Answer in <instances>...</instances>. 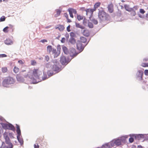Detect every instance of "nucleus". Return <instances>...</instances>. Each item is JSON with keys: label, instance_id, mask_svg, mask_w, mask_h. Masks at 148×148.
Returning a JSON list of instances; mask_svg holds the SVG:
<instances>
[{"label": "nucleus", "instance_id": "1", "mask_svg": "<svg viewBox=\"0 0 148 148\" xmlns=\"http://www.w3.org/2000/svg\"><path fill=\"white\" fill-rule=\"evenodd\" d=\"M101 10H99L98 14V17L99 19V22L102 23V22L104 21H109L110 19V16L109 15L106 13L101 8Z\"/></svg>", "mask_w": 148, "mask_h": 148}, {"label": "nucleus", "instance_id": "2", "mask_svg": "<svg viewBox=\"0 0 148 148\" xmlns=\"http://www.w3.org/2000/svg\"><path fill=\"white\" fill-rule=\"evenodd\" d=\"M15 81L13 78L9 76L5 77L2 82V85L5 87H9L10 85L14 83Z\"/></svg>", "mask_w": 148, "mask_h": 148}, {"label": "nucleus", "instance_id": "3", "mask_svg": "<svg viewBox=\"0 0 148 148\" xmlns=\"http://www.w3.org/2000/svg\"><path fill=\"white\" fill-rule=\"evenodd\" d=\"M6 122H7V123L3 122L0 123L2 128L5 130H8L14 132L15 131V129L13 125L7 121Z\"/></svg>", "mask_w": 148, "mask_h": 148}, {"label": "nucleus", "instance_id": "4", "mask_svg": "<svg viewBox=\"0 0 148 148\" xmlns=\"http://www.w3.org/2000/svg\"><path fill=\"white\" fill-rule=\"evenodd\" d=\"M128 137V136L126 135L121 136L120 138H115V145L116 146H119L121 145L122 142L125 143L126 139Z\"/></svg>", "mask_w": 148, "mask_h": 148}, {"label": "nucleus", "instance_id": "5", "mask_svg": "<svg viewBox=\"0 0 148 148\" xmlns=\"http://www.w3.org/2000/svg\"><path fill=\"white\" fill-rule=\"evenodd\" d=\"M50 63L49 62L47 63L46 65V67L47 68H49V65H50ZM58 65H59L53 64L51 65V66H50L51 67V69L53 71L57 73L61 71L62 69L61 67H60Z\"/></svg>", "mask_w": 148, "mask_h": 148}, {"label": "nucleus", "instance_id": "6", "mask_svg": "<svg viewBox=\"0 0 148 148\" xmlns=\"http://www.w3.org/2000/svg\"><path fill=\"white\" fill-rule=\"evenodd\" d=\"M33 75V73L31 74V73H29L27 74L24 75V77L25 78L30 79L32 81L31 84H36L40 81L37 82L36 79L34 77Z\"/></svg>", "mask_w": 148, "mask_h": 148}, {"label": "nucleus", "instance_id": "7", "mask_svg": "<svg viewBox=\"0 0 148 148\" xmlns=\"http://www.w3.org/2000/svg\"><path fill=\"white\" fill-rule=\"evenodd\" d=\"M4 138L5 141L3 148H13V145L12 143L11 142V140L9 137H7Z\"/></svg>", "mask_w": 148, "mask_h": 148}, {"label": "nucleus", "instance_id": "8", "mask_svg": "<svg viewBox=\"0 0 148 148\" xmlns=\"http://www.w3.org/2000/svg\"><path fill=\"white\" fill-rule=\"evenodd\" d=\"M86 45H84L81 43L80 40H77L76 42L77 49L79 51V53L82 52L84 50Z\"/></svg>", "mask_w": 148, "mask_h": 148}, {"label": "nucleus", "instance_id": "9", "mask_svg": "<svg viewBox=\"0 0 148 148\" xmlns=\"http://www.w3.org/2000/svg\"><path fill=\"white\" fill-rule=\"evenodd\" d=\"M69 52L70 56L72 58L77 56L79 53L76 51V49L73 47L70 48L69 49Z\"/></svg>", "mask_w": 148, "mask_h": 148}, {"label": "nucleus", "instance_id": "10", "mask_svg": "<svg viewBox=\"0 0 148 148\" xmlns=\"http://www.w3.org/2000/svg\"><path fill=\"white\" fill-rule=\"evenodd\" d=\"M42 72L37 69H34L33 71V74L36 79H40V76L42 74Z\"/></svg>", "mask_w": 148, "mask_h": 148}, {"label": "nucleus", "instance_id": "11", "mask_svg": "<svg viewBox=\"0 0 148 148\" xmlns=\"http://www.w3.org/2000/svg\"><path fill=\"white\" fill-rule=\"evenodd\" d=\"M143 72L141 70H138L136 74V78H138L139 81H141L143 80Z\"/></svg>", "mask_w": 148, "mask_h": 148}, {"label": "nucleus", "instance_id": "12", "mask_svg": "<svg viewBox=\"0 0 148 148\" xmlns=\"http://www.w3.org/2000/svg\"><path fill=\"white\" fill-rule=\"evenodd\" d=\"M60 62L63 65H65V66L67 64L66 61V57L65 56L62 55L60 57Z\"/></svg>", "mask_w": 148, "mask_h": 148}, {"label": "nucleus", "instance_id": "13", "mask_svg": "<svg viewBox=\"0 0 148 148\" xmlns=\"http://www.w3.org/2000/svg\"><path fill=\"white\" fill-rule=\"evenodd\" d=\"M134 138L135 140H139L142 138L143 137V135L142 134H133Z\"/></svg>", "mask_w": 148, "mask_h": 148}, {"label": "nucleus", "instance_id": "14", "mask_svg": "<svg viewBox=\"0 0 148 148\" xmlns=\"http://www.w3.org/2000/svg\"><path fill=\"white\" fill-rule=\"evenodd\" d=\"M16 80L18 82H23L24 81V78L20 74H17L16 75Z\"/></svg>", "mask_w": 148, "mask_h": 148}, {"label": "nucleus", "instance_id": "15", "mask_svg": "<svg viewBox=\"0 0 148 148\" xmlns=\"http://www.w3.org/2000/svg\"><path fill=\"white\" fill-rule=\"evenodd\" d=\"M108 10L110 13H112L113 12V5L112 3H111L110 4L108 5L107 7Z\"/></svg>", "mask_w": 148, "mask_h": 148}, {"label": "nucleus", "instance_id": "16", "mask_svg": "<svg viewBox=\"0 0 148 148\" xmlns=\"http://www.w3.org/2000/svg\"><path fill=\"white\" fill-rule=\"evenodd\" d=\"M62 50L64 54L66 55L69 54V49L66 46L64 45H62Z\"/></svg>", "mask_w": 148, "mask_h": 148}, {"label": "nucleus", "instance_id": "17", "mask_svg": "<svg viewBox=\"0 0 148 148\" xmlns=\"http://www.w3.org/2000/svg\"><path fill=\"white\" fill-rule=\"evenodd\" d=\"M98 148H111L109 143H106L102 145L101 147H98Z\"/></svg>", "mask_w": 148, "mask_h": 148}, {"label": "nucleus", "instance_id": "18", "mask_svg": "<svg viewBox=\"0 0 148 148\" xmlns=\"http://www.w3.org/2000/svg\"><path fill=\"white\" fill-rule=\"evenodd\" d=\"M20 136H21V135H17L16 137L17 139L18 142L20 143L21 145L22 146L23 145L24 141L23 139L20 138Z\"/></svg>", "mask_w": 148, "mask_h": 148}, {"label": "nucleus", "instance_id": "19", "mask_svg": "<svg viewBox=\"0 0 148 148\" xmlns=\"http://www.w3.org/2000/svg\"><path fill=\"white\" fill-rule=\"evenodd\" d=\"M67 11L69 12H70L73 14L74 13V14H76L77 13V11L76 10L72 8H69L67 10Z\"/></svg>", "mask_w": 148, "mask_h": 148}, {"label": "nucleus", "instance_id": "20", "mask_svg": "<svg viewBox=\"0 0 148 148\" xmlns=\"http://www.w3.org/2000/svg\"><path fill=\"white\" fill-rule=\"evenodd\" d=\"M138 15L140 18L143 19H145L146 20L148 21V13L146 14L145 16L142 15L138 13Z\"/></svg>", "mask_w": 148, "mask_h": 148}, {"label": "nucleus", "instance_id": "21", "mask_svg": "<svg viewBox=\"0 0 148 148\" xmlns=\"http://www.w3.org/2000/svg\"><path fill=\"white\" fill-rule=\"evenodd\" d=\"M124 6L125 9L127 11L129 12L133 10V8H130V6L128 5L125 4H124Z\"/></svg>", "mask_w": 148, "mask_h": 148}, {"label": "nucleus", "instance_id": "22", "mask_svg": "<svg viewBox=\"0 0 148 148\" xmlns=\"http://www.w3.org/2000/svg\"><path fill=\"white\" fill-rule=\"evenodd\" d=\"M16 132L17 135H21V132L20 126L16 124Z\"/></svg>", "mask_w": 148, "mask_h": 148}, {"label": "nucleus", "instance_id": "23", "mask_svg": "<svg viewBox=\"0 0 148 148\" xmlns=\"http://www.w3.org/2000/svg\"><path fill=\"white\" fill-rule=\"evenodd\" d=\"M133 134H130L129 135L130 138L129 139V143H132L134 141V139ZM129 136V135H128Z\"/></svg>", "mask_w": 148, "mask_h": 148}, {"label": "nucleus", "instance_id": "24", "mask_svg": "<svg viewBox=\"0 0 148 148\" xmlns=\"http://www.w3.org/2000/svg\"><path fill=\"white\" fill-rule=\"evenodd\" d=\"M5 43L8 45H11L13 44V41L11 39L8 38L7 39L4 41Z\"/></svg>", "mask_w": 148, "mask_h": 148}, {"label": "nucleus", "instance_id": "25", "mask_svg": "<svg viewBox=\"0 0 148 148\" xmlns=\"http://www.w3.org/2000/svg\"><path fill=\"white\" fill-rule=\"evenodd\" d=\"M56 29H58L60 31H62L64 29V27L63 25L60 24L58 25V26L56 27Z\"/></svg>", "mask_w": 148, "mask_h": 148}, {"label": "nucleus", "instance_id": "26", "mask_svg": "<svg viewBox=\"0 0 148 148\" xmlns=\"http://www.w3.org/2000/svg\"><path fill=\"white\" fill-rule=\"evenodd\" d=\"M69 42L72 45H74L76 43V40L74 38H70L69 40Z\"/></svg>", "mask_w": 148, "mask_h": 148}, {"label": "nucleus", "instance_id": "27", "mask_svg": "<svg viewBox=\"0 0 148 148\" xmlns=\"http://www.w3.org/2000/svg\"><path fill=\"white\" fill-rule=\"evenodd\" d=\"M75 26L77 28H80L82 29H84L85 28L84 26L80 25L79 23L75 22Z\"/></svg>", "mask_w": 148, "mask_h": 148}, {"label": "nucleus", "instance_id": "28", "mask_svg": "<svg viewBox=\"0 0 148 148\" xmlns=\"http://www.w3.org/2000/svg\"><path fill=\"white\" fill-rule=\"evenodd\" d=\"M80 39L81 40L80 41L82 43V42L83 43H85L87 42V38L84 36L80 37Z\"/></svg>", "mask_w": 148, "mask_h": 148}, {"label": "nucleus", "instance_id": "29", "mask_svg": "<svg viewBox=\"0 0 148 148\" xmlns=\"http://www.w3.org/2000/svg\"><path fill=\"white\" fill-rule=\"evenodd\" d=\"M47 74L49 77H51L54 74L53 72L50 70L48 71L47 72Z\"/></svg>", "mask_w": 148, "mask_h": 148}, {"label": "nucleus", "instance_id": "30", "mask_svg": "<svg viewBox=\"0 0 148 148\" xmlns=\"http://www.w3.org/2000/svg\"><path fill=\"white\" fill-rule=\"evenodd\" d=\"M101 4V3L99 2H96L94 5V8L96 10L97 8L100 6Z\"/></svg>", "mask_w": 148, "mask_h": 148}, {"label": "nucleus", "instance_id": "31", "mask_svg": "<svg viewBox=\"0 0 148 148\" xmlns=\"http://www.w3.org/2000/svg\"><path fill=\"white\" fill-rule=\"evenodd\" d=\"M115 139H114L110 142V144L111 148L112 147H113L115 145Z\"/></svg>", "mask_w": 148, "mask_h": 148}, {"label": "nucleus", "instance_id": "32", "mask_svg": "<svg viewBox=\"0 0 148 148\" xmlns=\"http://www.w3.org/2000/svg\"><path fill=\"white\" fill-rule=\"evenodd\" d=\"M47 50L48 51H49V53H50L52 51L53 48L51 45H49L47 47Z\"/></svg>", "mask_w": 148, "mask_h": 148}, {"label": "nucleus", "instance_id": "33", "mask_svg": "<svg viewBox=\"0 0 148 148\" xmlns=\"http://www.w3.org/2000/svg\"><path fill=\"white\" fill-rule=\"evenodd\" d=\"M51 62L53 63V64L59 65V62L58 61L57 59L52 60Z\"/></svg>", "mask_w": 148, "mask_h": 148}, {"label": "nucleus", "instance_id": "34", "mask_svg": "<svg viewBox=\"0 0 148 148\" xmlns=\"http://www.w3.org/2000/svg\"><path fill=\"white\" fill-rule=\"evenodd\" d=\"M88 26L90 28H92L93 27V24L91 22L89 21V20H88Z\"/></svg>", "mask_w": 148, "mask_h": 148}, {"label": "nucleus", "instance_id": "35", "mask_svg": "<svg viewBox=\"0 0 148 148\" xmlns=\"http://www.w3.org/2000/svg\"><path fill=\"white\" fill-rule=\"evenodd\" d=\"M43 76L42 77V80H45L48 78L46 73V72L43 71Z\"/></svg>", "mask_w": 148, "mask_h": 148}, {"label": "nucleus", "instance_id": "36", "mask_svg": "<svg viewBox=\"0 0 148 148\" xmlns=\"http://www.w3.org/2000/svg\"><path fill=\"white\" fill-rule=\"evenodd\" d=\"M130 12H131L130 15L132 16H134L136 14V11L134 10V9H133L132 10H131Z\"/></svg>", "mask_w": 148, "mask_h": 148}, {"label": "nucleus", "instance_id": "37", "mask_svg": "<svg viewBox=\"0 0 148 148\" xmlns=\"http://www.w3.org/2000/svg\"><path fill=\"white\" fill-rule=\"evenodd\" d=\"M90 20L92 21L95 25H97L98 23V21L94 18H93Z\"/></svg>", "mask_w": 148, "mask_h": 148}, {"label": "nucleus", "instance_id": "38", "mask_svg": "<svg viewBox=\"0 0 148 148\" xmlns=\"http://www.w3.org/2000/svg\"><path fill=\"white\" fill-rule=\"evenodd\" d=\"M72 58H73L72 57L71 59H70L69 56H67L66 58V64H68L69 62H70Z\"/></svg>", "mask_w": 148, "mask_h": 148}, {"label": "nucleus", "instance_id": "39", "mask_svg": "<svg viewBox=\"0 0 148 148\" xmlns=\"http://www.w3.org/2000/svg\"><path fill=\"white\" fill-rule=\"evenodd\" d=\"M77 18L78 21H80L81 20L83 19V16H81L80 15L77 14Z\"/></svg>", "mask_w": 148, "mask_h": 148}, {"label": "nucleus", "instance_id": "40", "mask_svg": "<svg viewBox=\"0 0 148 148\" xmlns=\"http://www.w3.org/2000/svg\"><path fill=\"white\" fill-rule=\"evenodd\" d=\"M116 15L118 17H120L121 16V11L118 9L117 12L116 13Z\"/></svg>", "mask_w": 148, "mask_h": 148}, {"label": "nucleus", "instance_id": "41", "mask_svg": "<svg viewBox=\"0 0 148 148\" xmlns=\"http://www.w3.org/2000/svg\"><path fill=\"white\" fill-rule=\"evenodd\" d=\"M70 35L71 37L70 38H74L76 37L75 34L73 32H70Z\"/></svg>", "mask_w": 148, "mask_h": 148}, {"label": "nucleus", "instance_id": "42", "mask_svg": "<svg viewBox=\"0 0 148 148\" xmlns=\"http://www.w3.org/2000/svg\"><path fill=\"white\" fill-rule=\"evenodd\" d=\"M56 14L58 16L60 15L62 12V10L59 9H57L56 10Z\"/></svg>", "mask_w": 148, "mask_h": 148}, {"label": "nucleus", "instance_id": "43", "mask_svg": "<svg viewBox=\"0 0 148 148\" xmlns=\"http://www.w3.org/2000/svg\"><path fill=\"white\" fill-rule=\"evenodd\" d=\"M90 33L89 31L87 30L86 32L84 34V36L86 37H88L90 36Z\"/></svg>", "mask_w": 148, "mask_h": 148}, {"label": "nucleus", "instance_id": "44", "mask_svg": "<svg viewBox=\"0 0 148 148\" xmlns=\"http://www.w3.org/2000/svg\"><path fill=\"white\" fill-rule=\"evenodd\" d=\"M19 70V69L16 66H14V69H13V71L15 73H17Z\"/></svg>", "mask_w": 148, "mask_h": 148}, {"label": "nucleus", "instance_id": "45", "mask_svg": "<svg viewBox=\"0 0 148 148\" xmlns=\"http://www.w3.org/2000/svg\"><path fill=\"white\" fill-rule=\"evenodd\" d=\"M1 70L3 73H5L8 70L7 68L6 67H2L1 68Z\"/></svg>", "mask_w": 148, "mask_h": 148}, {"label": "nucleus", "instance_id": "46", "mask_svg": "<svg viewBox=\"0 0 148 148\" xmlns=\"http://www.w3.org/2000/svg\"><path fill=\"white\" fill-rule=\"evenodd\" d=\"M143 135V137L142 138H144V140H148V136H147V134H142Z\"/></svg>", "mask_w": 148, "mask_h": 148}, {"label": "nucleus", "instance_id": "47", "mask_svg": "<svg viewBox=\"0 0 148 148\" xmlns=\"http://www.w3.org/2000/svg\"><path fill=\"white\" fill-rule=\"evenodd\" d=\"M145 11L144 10V9L142 8H140L139 10V12H138L137 13H138L139 14L140 13L141 14H143L145 13Z\"/></svg>", "mask_w": 148, "mask_h": 148}, {"label": "nucleus", "instance_id": "48", "mask_svg": "<svg viewBox=\"0 0 148 148\" xmlns=\"http://www.w3.org/2000/svg\"><path fill=\"white\" fill-rule=\"evenodd\" d=\"M8 26H6L4 27L3 29V32L5 33H8Z\"/></svg>", "mask_w": 148, "mask_h": 148}, {"label": "nucleus", "instance_id": "49", "mask_svg": "<svg viewBox=\"0 0 148 148\" xmlns=\"http://www.w3.org/2000/svg\"><path fill=\"white\" fill-rule=\"evenodd\" d=\"M6 17L4 16H2L0 18V22L5 21V20Z\"/></svg>", "mask_w": 148, "mask_h": 148}, {"label": "nucleus", "instance_id": "50", "mask_svg": "<svg viewBox=\"0 0 148 148\" xmlns=\"http://www.w3.org/2000/svg\"><path fill=\"white\" fill-rule=\"evenodd\" d=\"M57 51H58L59 53H60V51L61 50V46L59 44H58V45L57 46Z\"/></svg>", "mask_w": 148, "mask_h": 148}, {"label": "nucleus", "instance_id": "51", "mask_svg": "<svg viewBox=\"0 0 148 148\" xmlns=\"http://www.w3.org/2000/svg\"><path fill=\"white\" fill-rule=\"evenodd\" d=\"M141 66L144 67H148V63H142Z\"/></svg>", "mask_w": 148, "mask_h": 148}, {"label": "nucleus", "instance_id": "52", "mask_svg": "<svg viewBox=\"0 0 148 148\" xmlns=\"http://www.w3.org/2000/svg\"><path fill=\"white\" fill-rule=\"evenodd\" d=\"M3 136L4 138H5L7 137H9L8 136V133L7 132H4V133H3Z\"/></svg>", "mask_w": 148, "mask_h": 148}, {"label": "nucleus", "instance_id": "53", "mask_svg": "<svg viewBox=\"0 0 148 148\" xmlns=\"http://www.w3.org/2000/svg\"><path fill=\"white\" fill-rule=\"evenodd\" d=\"M87 20L85 17L84 18L83 20V23L84 25H86L87 24Z\"/></svg>", "mask_w": 148, "mask_h": 148}, {"label": "nucleus", "instance_id": "54", "mask_svg": "<svg viewBox=\"0 0 148 148\" xmlns=\"http://www.w3.org/2000/svg\"><path fill=\"white\" fill-rule=\"evenodd\" d=\"M60 53L57 52L56 53H54V58H56L60 54Z\"/></svg>", "mask_w": 148, "mask_h": 148}, {"label": "nucleus", "instance_id": "55", "mask_svg": "<svg viewBox=\"0 0 148 148\" xmlns=\"http://www.w3.org/2000/svg\"><path fill=\"white\" fill-rule=\"evenodd\" d=\"M8 28H10V29L12 31H13L14 29L13 28V25L11 24H9L8 26Z\"/></svg>", "mask_w": 148, "mask_h": 148}, {"label": "nucleus", "instance_id": "56", "mask_svg": "<svg viewBox=\"0 0 148 148\" xmlns=\"http://www.w3.org/2000/svg\"><path fill=\"white\" fill-rule=\"evenodd\" d=\"M65 36L66 37V40H67V41L68 40L69 37V34L68 33L66 32V33L65 35Z\"/></svg>", "mask_w": 148, "mask_h": 148}, {"label": "nucleus", "instance_id": "57", "mask_svg": "<svg viewBox=\"0 0 148 148\" xmlns=\"http://www.w3.org/2000/svg\"><path fill=\"white\" fill-rule=\"evenodd\" d=\"M96 10L95 8H90V13H93L94 11H96Z\"/></svg>", "mask_w": 148, "mask_h": 148}, {"label": "nucleus", "instance_id": "58", "mask_svg": "<svg viewBox=\"0 0 148 148\" xmlns=\"http://www.w3.org/2000/svg\"><path fill=\"white\" fill-rule=\"evenodd\" d=\"M7 56V55L5 54H0V58H4Z\"/></svg>", "mask_w": 148, "mask_h": 148}, {"label": "nucleus", "instance_id": "59", "mask_svg": "<svg viewBox=\"0 0 148 148\" xmlns=\"http://www.w3.org/2000/svg\"><path fill=\"white\" fill-rule=\"evenodd\" d=\"M9 135L11 138H14V137L13 136V133L12 132L10 133L9 134Z\"/></svg>", "mask_w": 148, "mask_h": 148}, {"label": "nucleus", "instance_id": "60", "mask_svg": "<svg viewBox=\"0 0 148 148\" xmlns=\"http://www.w3.org/2000/svg\"><path fill=\"white\" fill-rule=\"evenodd\" d=\"M0 121H5L6 122V121L2 116H1L0 117Z\"/></svg>", "mask_w": 148, "mask_h": 148}, {"label": "nucleus", "instance_id": "61", "mask_svg": "<svg viewBox=\"0 0 148 148\" xmlns=\"http://www.w3.org/2000/svg\"><path fill=\"white\" fill-rule=\"evenodd\" d=\"M36 63V62L35 60H31V64L32 65H35Z\"/></svg>", "mask_w": 148, "mask_h": 148}, {"label": "nucleus", "instance_id": "62", "mask_svg": "<svg viewBox=\"0 0 148 148\" xmlns=\"http://www.w3.org/2000/svg\"><path fill=\"white\" fill-rule=\"evenodd\" d=\"M71 27V25H69L66 28V30L68 32H70L71 31V30L70 29V28Z\"/></svg>", "mask_w": 148, "mask_h": 148}, {"label": "nucleus", "instance_id": "63", "mask_svg": "<svg viewBox=\"0 0 148 148\" xmlns=\"http://www.w3.org/2000/svg\"><path fill=\"white\" fill-rule=\"evenodd\" d=\"M45 60L47 62H48L49 59V56L48 55H46L45 56Z\"/></svg>", "mask_w": 148, "mask_h": 148}, {"label": "nucleus", "instance_id": "64", "mask_svg": "<svg viewBox=\"0 0 148 148\" xmlns=\"http://www.w3.org/2000/svg\"><path fill=\"white\" fill-rule=\"evenodd\" d=\"M145 75L146 76H148V70L145 69L144 71Z\"/></svg>", "mask_w": 148, "mask_h": 148}]
</instances>
